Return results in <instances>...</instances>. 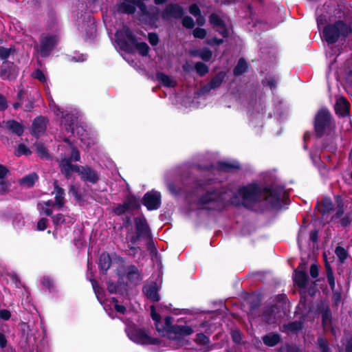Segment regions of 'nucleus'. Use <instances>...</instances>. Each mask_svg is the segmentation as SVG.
Instances as JSON below:
<instances>
[{"instance_id": "1", "label": "nucleus", "mask_w": 352, "mask_h": 352, "mask_svg": "<svg viewBox=\"0 0 352 352\" xmlns=\"http://www.w3.org/2000/svg\"><path fill=\"white\" fill-rule=\"evenodd\" d=\"M262 189L263 186H260L256 182L243 186L231 198V203L236 206L242 205L246 208H252L261 201L263 196Z\"/></svg>"}, {"instance_id": "2", "label": "nucleus", "mask_w": 352, "mask_h": 352, "mask_svg": "<svg viewBox=\"0 0 352 352\" xmlns=\"http://www.w3.org/2000/svg\"><path fill=\"white\" fill-rule=\"evenodd\" d=\"M116 42L124 51L135 50L142 56L146 58L149 47L145 43H138L128 28L124 27L116 33Z\"/></svg>"}, {"instance_id": "3", "label": "nucleus", "mask_w": 352, "mask_h": 352, "mask_svg": "<svg viewBox=\"0 0 352 352\" xmlns=\"http://www.w3.org/2000/svg\"><path fill=\"white\" fill-rule=\"evenodd\" d=\"M50 107L54 111V112H60L63 120H61V125L65 129L67 132H71L74 135L76 133L82 142L86 144L89 147L93 143L94 141L91 140L89 135L85 131L82 126H77L78 117L74 113H67L64 115L63 111H60V109L57 107L54 102L50 104Z\"/></svg>"}, {"instance_id": "4", "label": "nucleus", "mask_w": 352, "mask_h": 352, "mask_svg": "<svg viewBox=\"0 0 352 352\" xmlns=\"http://www.w3.org/2000/svg\"><path fill=\"white\" fill-rule=\"evenodd\" d=\"M352 33V28L342 20L326 25L322 30V38L327 44H335L339 39H345Z\"/></svg>"}, {"instance_id": "5", "label": "nucleus", "mask_w": 352, "mask_h": 352, "mask_svg": "<svg viewBox=\"0 0 352 352\" xmlns=\"http://www.w3.org/2000/svg\"><path fill=\"white\" fill-rule=\"evenodd\" d=\"M334 126V120L330 111L326 107L320 108L314 119V129L316 137L321 138L328 134Z\"/></svg>"}, {"instance_id": "6", "label": "nucleus", "mask_w": 352, "mask_h": 352, "mask_svg": "<svg viewBox=\"0 0 352 352\" xmlns=\"http://www.w3.org/2000/svg\"><path fill=\"white\" fill-rule=\"evenodd\" d=\"M59 164L62 173L67 177H69L72 173L76 172L78 173L80 179L85 182L95 184L99 179L98 173L90 167L72 165L67 159H62Z\"/></svg>"}, {"instance_id": "7", "label": "nucleus", "mask_w": 352, "mask_h": 352, "mask_svg": "<svg viewBox=\"0 0 352 352\" xmlns=\"http://www.w3.org/2000/svg\"><path fill=\"white\" fill-rule=\"evenodd\" d=\"M262 200L265 201L272 208L280 210L286 200V193L283 187L280 186L265 185L263 186Z\"/></svg>"}, {"instance_id": "8", "label": "nucleus", "mask_w": 352, "mask_h": 352, "mask_svg": "<svg viewBox=\"0 0 352 352\" xmlns=\"http://www.w3.org/2000/svg\"><path fill=\"white\" fill-rule=\"evenodd\" d=\"M223 203V192L217 188H211L199 196L197 204L203 209L211 210L214 208L208 207V205L214 204L216 206L222 205Z\"/></svg>"}, {"instance_id": "9", "label": "nucleus", "mask_w": 352, "mask_h": 352, "mask_svg": "<svg viewBox=\"0 0 352 352\" xmlns=\"http://www.w3.org/2000/svg\"><path fill=\"white\" fill-rule=\"evenodd\" d=\"M52 194L55 195V202L52 201H42L38 204V210L41 214L50 216L54 209H60L64 206V191L54 182V190Z\"/></svg>"}, {"instance_id": "10", "label": "nucleus", "mask_w": 352, "mask_h": 352, "mask_svg": "<svg viewBox=\"0 0 352 352\" xmlns=\"http://www.w3.org/2000/svg\"><path fill=\"white\" fill-rule=\"evenodd\" d=\"M138 7L141 13L140 20L146 23L152 25L154 23L152 14H151L146 6L142 2H136L134 0H122L118 7L120 12L131 14L133 13Z\"/></svg>"}, {"instance_id": "11", "label": "nucleus", "mask_w": 352, "mask_h": 352, "mask_svg": "<svg viewBox=\"0 0 352 352\" xmlns=\"http://www.w3.org/2000/svg\"><path fill=\"white\" fill-rule=\"evenodd\" d=\"M126 332L131 340L140 344H151L153 339L143 329L136 327L135 325H128Z\"/></svg>"}, {"instance_id": "12", "label": "nucleus", "mask_w": 352, "mask_h": 352, "mask_svg": "<svg viewBox=\"0 0 352 352\" xmlns=\"http://www.w3.org/2000/svg\"><path fill=\"white\" fill-rule=\"evenodd\" d=\"M58 42L54 34L43 33L41 36L40 44L36 47L37 52L42 56H47Z\"/></svg>"}, {"instance_id": "13", "label": "nucleus", "mask_w": 352, "mask_h": 352, "mask_svg": "<svg viewBox=\"0 0 352 352\" xmlns=\"http://www.w3.org/2000/svg\"><path fill=\"white\" fill-rule=\"evenodd\" d=\"M194 332L193 329L188 325L175 324L170 327L169 334H174L172 339L177 341L179 346H184L188 344V340L184 338V336H190Z\"/></svg>"}, {"instance_id": "14", "label": "nucleus", "mask_w": 352, "mask_h": 352, "mask_svg": "<svg viewBox=\"0 0 352 352\" xmlns=\"http://www.w3.org/2000/svg\"><path fill=\"white\" fill-rule=\"evenodd\" d=\"M184 9L177 3H170L166 5L162 12V17L164 20L170 19H180L184 15Z\"/></svg>"}, {"instance_id": "15", "label": "nucleus", "mask_w": 352, "mask_h": 352, "mask_svg": "<svg viewBox=\"0 0 352 352\" xmlns=\"http://www.w3.org/2000/svg\"><path fill=\"white\" fill-rule=\"evenodd\" d=\"M208 21L212 28L215 29V31L221 35L223 38H226L229 36V31L226 22L217 14H210Z\"/></svg>"}, {"instance_id": "16", "label": "nucleus", "mask_w": 352, "mask_h": 352, "mask_svg": "<svg viewBox=\"0 0 352 352\" xmlns=\"http://www.w3.org/2000/svg\"><path fill=\"white\" fill-rule=\"evenodd\" d=\"M226 76L227 73L226 72H219L211 78V80L208 83L201 87V91L204 94H208L211 90L220 87L223 82L225 80Z\"/></svg>"}, {"instance_id": "17", "label": "nucleus", "mask_w": 352, "mask_h": 352, "mask_svg": "<svg viewBox=\"0 0 352 352\" xmlns=\"http://www.w3.org/2000/svg\"><path fill=\"white\" fill-rule=\"evenodd\" d=\"M135 229L137 234H129L127 239H129L132 243H135L140 237H143L147 235L148 233V226L145 219L142 218H137L135 220Z\"/></svg>"}, {"instance_id": "18", "label": "nucleus", "mask_w": 352, "mask_h": 352, "mask_svg": "<svg viewBox=\"0 0 352 352\" xmlns=\"http://www.w3.org/2000/svg\"><path fill=\"white\" fill-rule=\"evenodd\" d=\"M155 265L158 269L157 278L155 279V302H157L160 300V296L159 291L160 289L161 285L162 283V261L161 256L158 254L157 249L155 248Z\"/></svg>"}, {"instance_id": "19", "label": "nucleus", "mask_w": 352, "mask_h": 352, "mask_svg": "<svg viewBox=\"0 0 352 352\" xmlns=\"http://www.w3.org/2000/svg\"><path fill=\"white\" fill-rule=\"evenodd\" d=\"M350 102L343 96L336 100L334 105L336 113L340 117L344 118L349 116Z\"/></svg>"}, {"instance_id": "20", "label": "nucleus", "mask_w": 352, "mask_h": 352, "mask_svg": "<svg viewBox=\"0 0 352 352\" xmlns=\"http://www.w3.org/2000/svg\"><path fill=\"white\" fill-rule=\"evenodd\" d=\"M0 76L3 80H11L17 76L16 66L11 63L5 62L2 64Z\"/></svg>"}, {"instance_id": "21", "label": "nucleus", "mask_w": 352, "mask_h": 352, "mask_svg": "<svg viewBox=\"0 0 352 352\" xmlns=\"http://www.w3.org/2000/svg\"><path fill=\"white\" fill-rule=\"evenodd\" d=\"M215 169L219 172L230 173L240 170L241 165L238 162L218 161Z\"/></svg>"}, {"instance_id": "22", "label": "nucleus", "mask_w": 352, "mask_h": 352, "mask_svg": "<svg viewBox=\"0 0 352 352\" xmlns=\"http://www.w3.org/2000/svg\"><path fill=\"white\" fill-rule=\"evenodd\" d=\"M308 275L306 272L294 270V283L300 289H305L308 282Z\"/></svg>"}, {"instance_id": "23", "label": "nucleus", "mask_w": 352, "mask_h": 352, "mask_svg": "<svg viewBox=\"0 0 352 352\" xmlns=\"http://www.w3.org/2000/svg\"><path fill=\"white\" fill-rule=\"evenodd\" d=\"M316 208H318L321 214L324 216L326 214L334 210V206L331 198L325 197L320 203H317Z\"/></svg>"}, {"instance_id": "24", "label": "nucleus", "mask_w": 352, "mask_h": 352, "mask_svg": "<svg viewBox=\"0 0 352 352\" xmlns=\"http://www.w3.org/2000/svg\"><path fill=\"white\" fill-rule=\"evenodd\" d=\"M304 318L302 317L299 320L289 322L283 324V328L289 332L298 333L301 331L304 327Z\"/></svg>"}, {"instance_id": "25", "label": "nucleus", "mask_w": 352, "mask_h": 352, "mask_svg": "<svg viewBox=\"0 0 352 352\" xmlns=\"http://www.w3.org/2000/svg\"><path fill=\"white\" fill-rule=\"evenodd\" d=\"M46 129V119L45 118H38L34 120L32 124V133L35 135H39L43 133Z\"/></svg>"}, {"instance_id": "26", "label": "nucleus", "mask_w": 352, "mask_h": 352, "mask_svg": "<svg viewBox=\"0 0 352 352\" xmlns=\"http://www.w3.org/2000/svg\"><path fill=\"white\" fill-rule=\"evenodd\" d=\"M263 342L267 346H274L280 341V336L276 333H270L263 336Z\"/></svg>"}, {"instance_id": "27", "label": "nucleus", "mask_w": 352, "mask_h": 352, "mask_svg": "<svg viewBox=\"0 0 352 352\" xmlns=\"http://www.w3.org/2000/svg\"><path fill=\"white\" fill-rule=\"evenodd\" d=\"M6 129L10 131L12 133H15L16 135L20 136L23 133V126L14 121V120H8L4 122Z\"/></svg>"}, {"instance_id": "28", "label": "nucleus", "mask_w": 352, "mask_h": 352, "mask_svg": "<svg viewBox=\"0 0 352 352\" xmlns=\"http://www.w3.org/2000/svg\"><path fill=\"white\" fill-rule=\"evenodd\" d=\"M156 78L164 87L172 88L177 85V82L173 78L162 72H157Z\"/></svg>"}, {"instance_id": "29", "label": "nucleus", "mask_w": 352, "mask_h": 352, "mask_svg": "<svg viewBox=\"0 0 352 352\" xmlns=\"http://www.w3.org/2000/svg\"><path fill=\"white\" fill-rule=\"evenodd\" d=\"M91 282L98 300L102 305H103L104 310L107 311V302H104L103 299L102 289L98 287V283L96 280H91Z\"/></svg>"}, {"instance_id": "30", "label": "nucleus", "mask_w": 352, "mask_h": 352, "mask_svg": "<svg viewBox=\"0 0 352 352\" xmlns=\"http://www.w3.org/2000/svg\"><path fill=\"white\" fill-rule=\"evenodd\" d=\"M126 277L131 283L136 284L140 280V274L135 266H129L126 269Z\"/></svg>"}, {"instance_id": "31", "label": "nucleus", "mask_w": 352, "mask_h": 352, "mask_svg": "<svg viewBox=\"0 0 352 352\" xmlns=\"http://www.w3.org/2000/svg\"><path fill=\"white\" fill-rule=\"evenodd\" d=\"M335 199L337 204V210L336 214L332 217V219H340L344 213V204L342 197L340 195H337Z\"/></svg>"}, {"instance_id": "32", "label": "nucleus", "mask_w": 352, "mask_h": 352, "mask_svg": "<svg viewBox=\"0 0 352 352\" xmlns=\"http://www.w3.org/2000/svg\"><path fill=\"white\" fill-rule=\"evenodd\" d=\"M248 69V64L243 58H240L233 69V74L235 76H239L244 74Z\"/></svg>"}, {"instance_id": "33", "label": "nucleus", "mask_w": 352, "mask_h": 352, "mask_svg": "<svg viewBox=\"0 0 352 352\" xmlns=\"http://www.w3.org/2000/svg\"><path fill=\"white\" fill-rule=\"evenodd\" d=\"M111 265V258L108 254L102 253L99 258V266L102 271H107Z\"/></svg>"}, {"instance_id": "34", "label": "nucleus", "mask_w": 352, "mask_h": 352, "mask_svg": "<svg viewBox=\"0 0 352 352\" xmlns=\"http://www.w3.org/2000/svg\"><path fill=\"white\" fill-rule=\"evenodd\" d=\"M38 180V176L36 173H32L21 179V184L25 187H32Z\"/></svg>"}, {"instance_id": "35", "label": "nucleus", "mask_w": 352, "mask_h": 352, "mask_svg": "<svg viewBox=\"0 0 352 352\" xmlns=\"http://www.w3.org/2000/svg\"><path fill=\"white\" fill-rule=\"evenodd\" d=\"M195 69L197 74L202 77L206 75L209 72V67L202 62H197L195 65Z\"/></svg>"}, {"instance_id": "36", "label": "nucleus", "mask_w": 352, "mask_h": 352, "mask_svg": "<svg viewBox=\"0 0 352 352\" xmlns=\"http://www.w3.org/2000/svg\"><path fill=\"white\" fill-rule=\"evenodd\" d=\"M53 222L56 226H58L64 223H72L73 219L69 217L65 218L63 214H59L53 217Z\"/></svg>"}, {"instance_id": "37", "label": "nucleus", "mask_w": 352, "mask_h": 352, "mask_svg": "<svg viewBox=\"0 0 352 352\" xmlns=\"http://www.w3.org/2000/svg\"><path fill=\"white\" fill-rule=\"evenodd\" d=\"M144 206L151 210L154 209V193L153 192H147L143 199Z\"/></svg>"}, {"instance_id": "38", "label": "nucleus", "mask_w": 352, "mask_h": 352, "mask_svg": "<svg viewBox=\"0 0 352 352\" xmlns=\"http://www.w3.org/2000/svg\"><path fill=\"white\" fill-rule=\"evenodd\" d=\"M335 254L338 256L339 261L341 263H343L345 261L349 255L347 251L344 249V248L340 245L336 248Z\"/></svg>"}, {"instance_id": "39", "label": "nucleus", "mask_w": 352, "mask_h": 352, "mask_svg": "<svg viewBox=\"0 0 352 352\" xmlns=\"http://www.w3.org/2000/svg\"><path fill=\"white\" fill-rule=\"evenodd\" d=\"M317 344L320 352H331L329 342L325 338L322 337L318 338Z\"/></svg>"}, {"instance_id": "40", "label": "nucleus", "mask_w": 352, "mask_h": 352, "mask_svg": "<svg viewBox=\"0 0 352 352\" xmlns=\"http://www.w3.org/2000/svg\"><path fill=\"white\" fill-rule=\"evenodd\" d=\"M263 320L268 324H273L274 322V311L271 309L265 310L263 314Z\"/></svg>"}, {"instance_id": "41", "label": "nucleus", "mask_w": 352, "mask_h": 352, "mask_svg": "<svg viewBox=\"0 0 352 352\" xmlns=\"http://www.w3.org/2000/svg\"><path fill=\"white\" fill-rule=\"evenodd\" d=\"M199 56L204 61H209L212 56V52L207 47H204L199 52Z\"/></svg>"}, {"instance_id": "42", "label": "nucleus", "mask_w": 352, "mask_h": 352, "mask_svg": "<svg viewBox=\"0 0 352 352\" xmlns=\"http://www.w3.org/2000/svg\"><path fill=\"white\" fill-rule=\"evenodd\" d=\"M124 204L126 206V208L129 210H133L138 208L139 206L138 201L133 196L128 197Z\"/></svg>"}, {"instance_id": "43", "label": "nucleus", "mask_w": 352, "mask_h": 352, "mask_svg": "<svg viewBox=\"0 0 352 352\" xmlns=\"http://www.w3.org/2000/svg\"><path fill=\"white\" fill-rule=\"evenodd\" d=\"M143 292L148 298L154 300V285L152 283L145 285Z\"/></svg>"}, {"instance_id": "44", "label": "nucleus", "mask_w": 352, "mask_h": 352, "mask_svg": "<svg viewBox=\"0 0 352 352\" xmlns=\"http://www.w3.org/2000/svg\"><path fill=\"white\" fill-rule=\"evenodd\" d=\"M322 318V326H327L331 323L332 320V312L331 310H327L323 313L321 316Z\"/></svg>"}, {"instance_id": "45", "label": "nucleus", "mask_w": 352, "mask_h": 352, "mask_svg": "<svg viewBox=\"0 0 352 352\" xmlns=\"http://www.w3.org/2000/svg\"><path fill=\"white\" fill-rule=\"evenodd\" d=\"M182 25L187 29H192L195 27V21L190 16H185L182 18Z\"/></svg>"}, {"instance_id": "46", "label": "nucleus", "mask_w": 352, "mask_h": 352, "mask_svg": "<svg viewBox=\"0 0 352 352\" xmlns=\"http://www.w3.org/2000/svg\"><path fill=\"white\" fill-rule=\"evenodd\" d=\"M195 342L201 345H207L210 343V339L203 333H198L196 335Z\"/></svg>"}, {"instance_id": "47", "label": "nucleus", "mask_w": 352, "mask_h": 352, "mask_svg": "<svg viewBox=\"0 0 352 352\" xmlns=\"http://www.w3.org/2000/svg\"><path fill=\"white\" fill-rule=\"evenodd\" d=\"M192 35L196 38L204 39L207 35V31L204 28L197 27L193 30Z\"/></svg>"}, {"instance_id": "48", "label": "nucleus", "mask_w": 352, "mask_h": 352, "mask_svg": "<svg viewBox=\"0 0 352 352\" xmlns=\"http://www.w3.org/2000/svg\"><path fill=\"white\" fill-rule=\"evenodd\" d=\"M223 42L224 41L223 38H219L217 36H214L210 38H207L206 40V43L210 47L219 46L222 45Z\"/></svg>"}, {"instance_id": "49", "label": "nucleus", "mask_w": 352, "mask_h": 352, "mask_svg": "<svg viewBox=\"0 0 352 352\" xmlns=\"http://www.w3.org/2000/svg\"><path fill=\"white\" fill-rule=\"evenodd\" d=\"M212 179H208L206 180L201 179H197L195 181V186L197 188H201V190H204L207 186L210 185L212 182Z\"/></svg>"}, {"instance_id": "50", "label": "nucleus", "mask_w": 352, "mask_h": 352, "mask_svg": "<svg viewBox=\"0 0 352 352\" xmlns=\"http://www.w3.org/2000/svg\"><path fill=\"white\" fill-rule=\"evenodd\" d=\"M262 84L263 85L267 86L270 88L271 90L274 89L276 87V80L274 77H271L269 78H265L262 80Z\"/></svg>"}, {"instance_id": "51", "label": "nucleus", "mask_w": 352, "mask_h": 352, "mask_svg": "<svg viewBox=\"0 0 352 352\" xmlns=\"http://www.w3.org/2000/svg\"><path fill=\"white\" fill-rule=\"evenodd\" d=\"M109 305L113 306L115 308V309L119 313L124 314L126 309L124 306L118 305V300L114 298H111Z\"/></svg>"}, {"instance_id": "52", "label": "nucleus", "mask_w": 352, "mask_h": 352, "mask_svg": "<svg viewBox=\"0 0 352 352\" xmlns=\"http://www.w3.org/2000/svg\"><path fill=\"white\" fill-rule=\"evenodd\" d=\"M32 76L34 78L38 79V80H40L41 82H42L43 83L47 82V78H46L45 75L44 74V73L42 71H41L39 69H36L32 74Z\"/></svg>"}, {"instance_id": "53", "label": "nucleus", "mask_w": 352, "mask_h": 352, "mask_svg": "<svg viewBox=\"0 0 352 352\" xmlns=\"http://www.w3.org/2000/svg\"><path fill=\"white\" fill-rule=\"evenodd\" d=\"M333 297H332V301H333V305L334 307H338L340 304L341 299H342V294L339 291H333Z\"/></svg>"}, {"instance_id": "54", "label": "nucleus", "mask_w": 352, "mask_h": 352, "mask_svg": "<svg viewBox=\"0 0 352 352\" xmlns=\"http://www.w3.org/2000/svg\"><path fill=\"white\" fill-rule=\"evenodd\" d=\"M352 221V217L350 214H346L340 219V223L342 227H347Z\"/></svg>"}, {"instance_id": "55", "label": "nucleus", "mask_w": 352, "mask_h": 352, "mask_svg": "<svg viewBox=\"0 0 352 352\" xmlns=\"http://www.w3.org/2000/svg\"><path fill=\"white\" fill-rule=\"evenodd\" d=\"M80 157L79 151L74 147L72 148L71 157L70 158H67V160H68L69 163L71 164V161L78 162L80 160ZM64 159H66V157H65Z\"/></svg>"}, {"instance_id": "56", "label": "nucleus", "mask_w": 352, "mask_h": 352, "mask_svg": "<svg viewBox=\"0 0 352 352\" xmlns=\"http://www.w3.org/2000/svg\"><path fill=\"white\" fill-rule=\"evenodd\" d=\"M189 12L195 17L201 14V10L196 3H192L189 6Z\"/></svg>"}, {"instance_id": "57", "label": "nucleus", "mask_w": 352, "mask_h": 352, "mask_svg": "<svg viewBox=\"0 0 352 352\" xmlns=\"http://www.w3.org/2000/svg\"><path fill=\"white\" fill-rule=\"evenodd\" d=\"M10 188V183L6 181H0V194L4 195L7 193Z\"/></svg>"}, {"instance_id": "58", "label": "nucleus", "mask_w": 352, "mask_h": 352, "mask_svg": "<svg viewBox=\"0 0 352 352\" xmlns=\"http://www.w3.org/2000/svg\"><path fill=\"white\" fill-rule=\"evenodd\" d=\"M329 307V305L326 300H318L316 302V314L319 312L320 310L324 309V307Z\"/></svg>"}, {"instance_id": "59", "label": "nucleus", "mask_w": 352, "mask_h": 352, "mask_svg": "<svg viewBox=\"0 0 352 352\" xmlns=\"http://www.w3.org/2000/svg\"><path fill=\"white\" fill-rule=\"evenodd\" d=\"M30 152L29 149L24 145L20 144L16 150V155L20 156L21 155H28Z\"/></svg>"}, {"instance_id": "60", "label": "nucleus", "mask_w": 352, "mask_h": 352, "mask_svg": "<svg viewBox=\"0 0 352 352\" xmlns=\"http://www.w3.org/2000/svg\"><path fill=\"white\" fill-rule=\"evenodd\" d=\"M344 79L346 84L349 86L352 85V68H349L345 71Z\"/></svg>"}, {"instance_id": "61", "label": "nucleus", "mask_w": 352, "mask_h": 352, "mask_svg": "<svg viewBox=\"0 0 352 352\" xmlns=\"http://www.w3.org/2000/svg\"><path fill=\"white\" fill-rule=\"evenodd\" d=\"M128 210H129L127 209L126 206L124 204H120V205L117 206L116 207H115L113 209V212L117 215L122 214Z\"/></svg>"}, {"instance_id": "62", "label": "nucleus", "mask_w": 352, "mask_h": 352, "mask_svg": "<svg viewBox=\"0 0 352 352\" xmlns=\"http://www.w3.org/2000/svg\"><path fill=\"white\" fill-rule=\"evenodd\" d=\"M232 341L236 344H239L242 340L241 334L239 331H233L231 333Z\"/></svg>"}, {"instance_id": "63", "label": "nucleus", "mask_w": 352, "mask_h": 352, "mask_svg": "<svg viewBox=\"0 0 352 352\" xmlns=\"http://www.w3.org/2000/svg\"><path fill=\"white\" fill-rule=\"evenodd\" d=\"M168 188L173 195H179L181 193V188L173 183H169L168 184Z\"/></svg>"}, {"instance_id": "64", "label": "nucleus", "mask_w": 352, "mask_h": 352, "mask_svg": "<svg viewBox=\"0 0 352 352\" xmlns=\"http://www.w3.org/2000/svg\"><path fill=\"white\" fill-rule=\"evenodd\" d=\"M309 273H310V276L313 278H316L318 276L319 270H318V267L316 264L313 263L311 265L310 269H309Z\"/></svg>"}]
</instances>
